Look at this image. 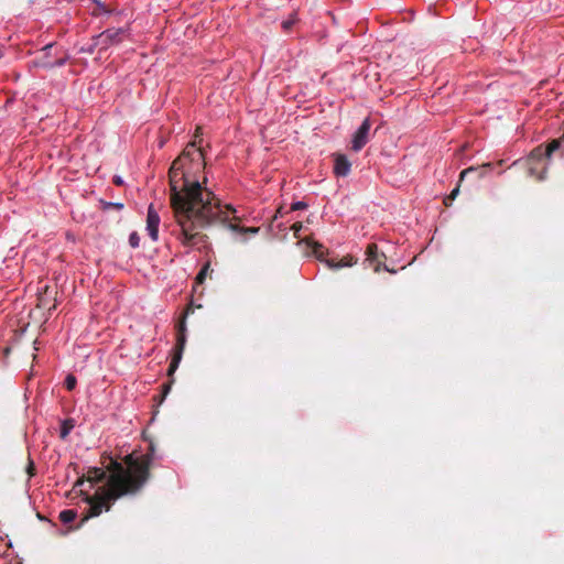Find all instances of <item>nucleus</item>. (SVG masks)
Masks as SVG:
<instances>
[{"label": "nucleus", "instance_id": "a211bd4d", "mask_svg": "<svg viewBox=\"0 0 564 564\" xmlns=\"http://www.w3.org/2000/svg\"><path fill=\"white\" fill-rule=\"evenodd\" d=\"M76 383H77V380H76V377L73 376V375H68L65 379V388L68 390V391H72L75 389L76 387Z\"/></svg>", "mask_w": 564, "mask_h": 564}, {"label": "nucleus", "instance_id": "412c9836", "mask_svg": "<svg viewBox=\"0 0 564 564\" xmlns=\"http://www.w3.org/2000/svg\"><path fill=\"white\" fill-rule=\"evenodd\" d=\"M99 48V45H95V41H93L91 44H89L88 46H82L79 48V53H87V54H93L95 48Z\"/></svg>", "mask_w": 564, "mask_h": 564}, {"label": "nucleus", "instance_id": "20e7f679", "mask_svg": "<svg viewBox=\"0 0 564 564\" xmlns=\"http://www.w3.org/2000/svg\"><path fill=\"white\" fill-rule=\"evenodd\" d=\"M130 35L128 28H111L93 37L95 45H99V52L107 51L112 45H118Z\"/></svg>", "mask_w": 564, "mask_h": 564}, {"label": "nucleus", "instance_id": "dca6fc26", "mask_svg": "<svg viewBox=\"0 0 564 564\" xmlns=\"http://www.w3.org/2000/svg\"><path fill=\"white\" fill-rule=\"evenodd\" d=\"M95 4H96V8L93 10L91 14L93 15H100L102 13H111V10L109 8L106 7L105 3H102L101 1L99 0H91Z\"/></svg>", "mask_w": 564, "mask_h": 564}, {"label": "nucleus", "instance_id": "9d476101", "mask_svg": "<svg viewBox=\"0 0 564 564\" xmlns=\"http://www.w3.org/2000/svg\"><path fill=\"white\" fill-rule=\"evenodd\" d=\"M159 225H160V216L156 213V210L154 209L153 204H151L148 208L147 230L153 241H156L159 238Z\"/></svg>", "mask_w": 564, "mask_h": 564}, {"label": "nucleus", "instance_id": "c756f323", "mask_svg": "<svg viewBox=\"0 0 564 564\" xmlns=\"http://www.w3.org/2000/svg\"><path fill=\"white\" fill-rule=\"evenodd\" d=\"M172 382H173V379L169 383L163 384V398L169 393Z\"/></svg>", "mask_w": 564, "mask_h": 564}, {"label": "nucleus", "instance_id": "ddd939ff", "mask_svg": "<svg viewBox=\"0 0 564 564\" xmlns=\"http://www.w3.org/2000/svg\"><path fill=\"white\" fill-rule=\"evenodd\" d=\"M561 145V142L558 140H552L545 148L544 152H541V149H535L532 152V156H535L539 153V156H545L546 159H550L553 152H555Z\"/></svg>", "mask_w": 564, "mask_h": 564}, {"label": "nucleus", "instance_id": "f3484780", "mask_svg": "<svg viewBox=\"0 0 564 564\" xmlns=\"http://www.w3.org/2000/svg\"><path fill=\"white\" fill-rule=\"evenodd\" d=\"M210 270V263L207 262L203 265V268L200 269V271L198 272V274L196 275L195 278V283L196 284H202L204 283L208 272Z\"/></svg>", "mask_w": 564, "mask_h": 564}, {"label": "nucleus", "instance_id": "f257e3e1", "mask_svg": "<svg viewBox=\"0 0 564 564\" xmlns=\"http://www.w3.org/2000/svg\"><path fill=\"white\" fill-rule=\"evenodd\" d=\"M202 127H197L194 140L173 161L170 171V202L178 227L176 239L185 247L206 246L208 237L202 230L219 214L215 194L195 178L206 166L202 147Z\"/></svg>", "mask_w": 564, "mask_h": 564}, {"label": "nucleus", "instance_id": "423d86ee", "mask_svg": "<svg viewBox=\"0 0 564 564\" xmlns=\"http://www.w3.org/2000/svg\"><path fill=\"white\" fill-rule=\"evenodd\" d=\"M370 128H371L370 119L366 118L362 121L361 126L354 133L352 140H351V149L355 152L360 151L369 141Z\"/></svg>", "mask_w": 564, "mask_h": 564}, {"label": "nucleus", "instance_id": "f704fd0d", "mask_svg": "<svg viewBox=\"0 0 564 564\" xmlns=\"http://www.w3.org/2000/svg\"><path fill=\"white\" fill-rule=\"evenodd\" d=\"M37 517H39V519H41V520H43V519H44V518H43V516H41L40 513H37Z\"/></svg>", "mask_w": 564, "mask_h": 564}, {"label": "nucleus", "instance_id": "c85d7f7f", "mask_svg": "<svg viewBox=\"0 0 564 564\" xmlns=\"http://www.w3.org/2000/svg\"><path fill=\"white\" fill-rule=\"evenodd\" d=\"M459 193V184L451 192L449 198L454 200Z\"/></svg>", "mask_w": 564, "mask_h": 564}, {"label": "nucleus", "instance_id": "4be33fe9", "mask_svg": "<svg viewBox=\"0 0 564 564\" xmlns=\"http://www.w3.org/2000/svg\"><path fill=\"white\" fill-rule=\"evenodd\" d=\"M313 252L316 256V258L322 260V258L324 256V247L322 245H319V243H315L314 247H313Z\"/></svg>", "mask_w": 564, "mask_h": 564}, {"label": "nucleus", "instance_id": "6ab92c4d", "mask_svg": "<svg viewBox=\"0 0 564 564\" xmlns=\"http://www.w3.org/2000/svg\"><path fill=\"white\" fill-rule=\"evenodd\" d=\"M129 245L132 248H138L139 247V245H140V237H139L137 231H133V232L130 234V236H129Z\"/></svg>", "mask_w": 564, "mask_h": 564}, {"label": "nucleus", "instance_id": "a878e982", "mask_svg": "<svg viewBox=\"0 0 564 564\" xmlns=\"http://www.w3.org/2000/svg\"><path fill=\"white\" fill-rule=\"evenodd\" d=\"M303 225L301 221H296L292 225L291 229L293 230L294 235L297 236L299 232L302 230Z\"/></svg>", "mask_w": 564, "mask_h": 564}, {"label": "nucleus", "instance_id": "2f4dec72", "mask_svg": "<svg viewBox=\"0 0 564 564\" xmlns=\"http://www.w3.org/2000/svg\"><path fill=\"white\" fill-rule=\"evenodd\" d=\"M113 183H115L116 185H122V183H123V182H122V180H121L119 176H115V178H113Z\"/></svg>", "mask_w": 564, "mask_h": 564}, {"label": "nucleus", "instance_id": "5701e85b", "mask_svg": "<svg viewBox=\"0 0 564 564\" xmlns=\"http://www.w3.org/2000/svg\"><path fill=\"white\" fill-rule=\"evenodd\" d=\"M108 208H116V209H122L123 208V204L122 203H104V209H108Z\"/></svg>", "mask_w": 564, "mask_h": 564}, {"label": "nucleus", "instance_id": "bb28decb", "mask_svg": "<svg viewBox=\"0 0 564 564\" xmlns=\"http://www.w3.org/2000/svg\"><path fill=\"white\" fill-rule=\"evenodd\" d=\"M72 427H73V425L67 426L65 423L61 430V437L65 438L68 435Z\"/></svg>", "mask_w": 564, "mask_h": 564}, {"label": "nucleus", "instance_id": "cd10ccee", "mask_svg": "<svg viewBox=\"0 0 564 564\" xmlns=\"http://www.w3.org/2000/svg\"><path fill=\"white\" fill-rule=\"evenodd\" d=\"M26 471H28L29 476H33L35 473V466L31 459H29Z\"/></svg>", "mask_w": 564, "mask_h": 564}, {"label": "nucleus", "instance_id": "f8f14e48", "mask_svg": "<svg viewBox=\"0 0 564 564\" xmlns=\"http://www.w3.org/2000/svg\"><path fill=\"white\" fill-rule=\"evenodd\" d=\"M356 261H354V258L351 256H346L341 258L339 261H335L334 259L326 260V264L328 268L337 270L345 267H351Z\"/></svg>", "mask_w": 564, "mask_h": 564}, {"label": "nucleus", "instance_id": "1a4fd4ad", "mask_svg": "<svg viewBox=\"0 0 564 564\" xmlns=\"http://www.w3.org/2000/svg\"><path fill=\"white\" fill-rule=\"evenodd\" d=\"M55 291L48 288L47 285L43 286V289H39V296H37V304L36 306L41 310H47L51 312L52 310H55V299H54Z\"/></svg>", "mask_w": 564, "mask_h": 564}, {"label": "nucleus", "instance_id": "b1692460", "mask_svg": "<svg viewBox=\"0 0 564 564\" xmlns=\"http://www.w3.org/2000/svg\"><path fill=\"white\" fill-rule=\"evenodd\" d=\"M476 171H478V167L470 166L468 169H465L464 171L460 172L459 182H462L467 174L474 173Z\"/></svg>", "mask_w": 564, "mask_h": 564}, {"label": "nucleus", "instance_id": "473e14b6", "mask_svg": "<svg viewBox=\"0 0 564 564\" xmlns=\"http://www.w3.org/2000/svg\"><path fill=\"white\" fill-rule=\"evenodd\" d=\"M226 208H227L228 210L232 212V213H235V212H236V209H235L231 205H227V206H226Z\"/></svg>", "mask_w": 564, "mask_h": 564}, {"label": "nucleus", "instance_id": "aec40b11", "mask_svg": "<svg viewBox=\"0 0 564 564\" xmlns=\"http://www.w3.org/2000/svg\"><path fill=\"white\" fill-rule=\"evenodd\" d=\"M153 453H154V446H153V444H150V446H149V452H148L147 454L141 455V456H137V457H135L133 454H131V455H132V457H133L134 459H141V458H143L144 456H149V458H150V460H149V466H150V465H151V462H152V459H153Z\"/></svg>", "mask_w": 564, "mask_h": 564}, {"label": "nucleus", "instance_id": "72a5a7b5", "mask_svg": "<svg viewBox=\"0 0 564 564\" xmlns=\"http://www.w3.org/2000/svg\"><path fill=\"white\" fill-rule=\"evenodd\" d=\"M490 166H491V163H487V164H484L480 169L485 170V169L490 167Z\"/></svg>", "mask_w": 564, "mask_h": 564}, {"label": "nucleus", "instance_id": "39448f33", "mask_svg": "<svg viewBox=\"0 0 564 564\" xmlns=\"http://www.w3.org/2000/svg\"><path fill=\"white\" fill-rule=\"evenodd\" d=\"M53 47L54 43L46 44L44 47H42L39 54L31 61V64L34 67H41L45 69L64 66L69 58L68 54L64 53L62 56H58L55 59H53Z\"/></svg>", "mask_w": 564, "mask_h": 564}, {"label": "nucleus", "instance_id": "4468645a", "mask_svg": "<svg viewBox=\"0 0 564 564\" xmlns=\"http://www.w3.org/2000/svg\"><path fill=\"white\" fill-rule=\"evenodd\" d=\"M76 517L77 512L73 509L63 510L59 512L58 516L59 520L65 524L73 522L76 519Z\"/></svg>", "mask_w": 564, "mask_h": 564}, {"label": "nucleus", "instance_id": "7c9ffc66", "mask_svg": "<svg viewBox=\"0 0 564 564\" xmlns=\"http://www.w3.org/2000/svg\"><path fill=\"white\" fill-rule=\"evenodd\" d=\"M453 200L449 198V195L444 198L445 206H451Z\"/></svg>", "mask_w": 564, "mask_h": 564}, {"label": "nucleus", "instance_id": "7ed1b4c3", "mask_svg": "<svg viewBox=\"0 0 564 564\" xmlns=\"http://www.w3.org/2000/svg\"><path fill=\"white\" fill-rule=\"evenodd\" d=\"M193 306L192 304L188 305L182 316V318L180 319V322L177 323L176 325V330H177V334H176V344H175V347H174V355L172 357V360L170 362V366H169V369H167V375L170 377L173 376V373L176 371L181 360H182V356H183V351L185 349V345H186V323H185V319L187 317L188 314L193 313Z\"/></svg>", "mask_w": 564, "mask_h": 564}, {"label": "nucleus", "instance_id": "0eeeda50", "mask_svg": "<svg viewBox=\"0 0 564 564\" xmlns=\"http://www.w3.org/2000/svg\"><path fill=\"white\" fill-rule=\"evenodd\" d=\"M366 256H367L366 261H368L369 264L373 267V270L376 272H379L381 270V268L389 271V269L384 264L386 254L382 252H379L378 246L376 243H370L367 246ZM390 272L394 273L395 271L390 270Z\"/></svg>", "mask_w": 564, "mask_h": 564}, {"label": "nucleus", "instance_id": "9b49d317", "mask_svg": "<svg viewBox=\"0 0 564 564\" xmlns=\"http://www.w3.org/2000/svg\"><path fill=\"white\" fill-rule=\"evenodd\" d=\"M351 164L345 154H334V173L336 176L345 177L350 172Z\"/></svg>", "mask_w": 564, "mask_h": 564}, {"label": "nucleus", "instance_id": "2eb2a0df", "mask_svg": "<svg viewBox=\"0 0 564 564\" xmlns=\"http://www.w3.org/2000/svg\"><path fill=\"white\" fill-rule=\"evenodd\" d=\"M299 21L297 13L293 12L290 14V17L282 21L281 26L285 32H290L294 24H296Z\"/></svg>", "mask_w": 564, "mask_h": 564}, {"label": "nucleus", "instance_id": "393cba45", "mask_svg": "<svg viewBox=\"0 0 564 564\" xmlns=\"http://www.w3.org/2000/svg\"><path fill=\"white\" fill-rule=\"evenodd\" d=\"M306 207H307V205L304 202H296V203L292 204L291 209L300 210V209H305Z\"/></svg>", "mask_w": 564, "mask_h": 564}, {"label": "nucleus", "instance_id": "6e6552de", "mask_svg": "<svg viewBox=\"0 0 564 564\" xmlns=\"http://www.w3.org/2000/svg\"><path fill=\"white\" fill-rule=\"evenodd\" d=\"M217 200H218V204H220V200L218 198H217ZM218 208H219V214L216 216L215 220H213L210 226L219 220L220 223L226 225V227L229 230L238 232V234H257L259 231V227H241L236 223H229L228 217L225 214V212L221 210L220 205H218ZM208 227H209V225H208ZM205 228H207V226Z\"/></svg>", "mask_w": 564, "mask_h": 564}, {"label": "nucleus", "instance_id": "f03ea898", "mask_svg": "<svg viewBox=\"0 0 564 564\" xmlns=\"http://www.w3.org/2000/svg\"><path fill=\"white\" fill-rule=\"evenodd\" d=\"M102 459L105 469L90 467L87 474L75 482L74 487L82 486L85 481L91 486L105 480L107 484V488L99 487L93 496L86 495L88 509L82 522L98 517L102 510L109 511L121 497L137 495L149 480V456L134 459L132 455H126L122 462L111 456H102Z\"/></svg>", "mask_w": 564, "mask_h": 564}]
</instances>
